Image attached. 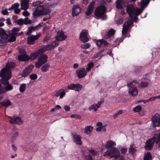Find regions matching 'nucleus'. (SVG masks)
<instances>
[{"instance_id": "15", "label": "nucleus", "mask_w": 160, "mask_h": 160, "mask_svg": "<svg viewBox=\"0 0 160 160\" xmlns=\"http://www.w3.org/2000/svg\"><path fill=\"white\" fill-rule=\"evenodd\" d=\"M59 44V42L56 41L52 42L49 44H48L45 46L47 50H50L53 49L56 47H57Z\"/></svg>"}, {"instance_id": "42", "label": "nucleus", "mask_w": 160, "mask_h": 160, "mask_svg": "<svg viewBox=\"0 0 160 160\" xmlns=\"http://www.w3.org/2000/svg\"><path fill=\"white\" fill-rule=\"evenodd\" d=\"M41 12L39 11L38 10L36 9L33 13V15L34 17H38L40 15H42Z\"/></svg>"}, {"instance_id": "10", "label": "nucleus", "mask_w": 160, "mask_h": 160, "mask_svg": "<svg viewBox=\"0 0 160 160\" xmlns=\"http://www.w3.org/2000/svg\"><path fill=\"white\" fill-rule=\"evenodd\" d=\"M72 135L74 142L76 144L80 145L82 144V137L80 135L77 134L75 133H72Z\"/></svg>"}, {"instance_id": "46", "label": "nucleus", "mask_w": 160, "mask_h": 160, "mask_svg": "<svg viewBox=\"0 0 160 160\" xmlns=\"http://www.w3.org/2000/svg\"><path fill=\"white\" fill-rule=\"evenodd\" d=\"M142 10L141 9L137 8L136 9L135 8V10L134 11L133 14L136 16H137L141 13Z\"/></svg>"}, {"instance_id": "22", "label": "nucleus", "mask_w": 160, "mask_h": 160, "mask_svg": "<svg viewBox=\"0 0 160 160\" xmlns=\"http://www.w3.org/2000/svg\"><path fill=\"white\" fill-rule=\"evenodd\" d=\"M108 44V43L104 39L98 40L96 42L98 48L105 47Z\"/></svg>"}, {"instance_id": "2", "label": "nucleus", "mask_w": 160, "mask_h": 160, "mask_svg": "<svg viewBox=\"0 0 160 160\" xmlns=\"http://www.w3.org/2000/svg\"><path fill=\"white\" fill-rule=\"evenodd\" d=\"M106 8L104 5H101L97 7L94 11V15L98 17H101L104 19L107 18V16L105 14L106 12Z\"/></svg>"}, {"instance_id": "32", "label": "nucleus", "mask_w": 160, "mask_h": 160, "mask_svg": "<svg viewBox=\"0 0 160 160\" xmlns=\"http://www.w3.org/2000/svg\"><path fill=\"white\" fill-rule=\"evenodd\" d=\"M93 129V128L92 126H88L84 129V133L87 134H89L92 131Z\"/></svg>"}, {"instance_id": "64", "label": "nucleus", "mask_w": 160, "mask_h": 160, "mask_svg": "<svg viewBox=\"0 0 160 160\" xmlns=\"http://www.w3.org/2000/svg\"><path fill=\"white\" fill-rule=\"evenodd\" d=\"M123 21V19L122 18H120L117 21V23L118 24L120 25L121 24Z\"/></svg>"}, {"instance_id": "58", "label": "nucleus", "mask_w": 160, "mask_h": 160, "mask_svg": "<svg viewBox=\"0 0 160 160\" xmlns=\"http://www.w3.org/2000/svg\"><path fill=\"white\" fill-rule=\"evenodd\" d=\"M123 39L121 38H117L114 41V42L115 43H118V45H119L120 42H122Z\"/></svg>"}, {"instance_id": "45", "label": "nucleus", "mask_w": 160, "mask_h": 160, "mask_svg": "<svg viewBox=\"0 0 160 160\" xmlns=\"http://www.w3.org/2000/svg\"><path fill=\"white\" fill-rule=\"evenodd\" d=\"M26 85L25 83L22 84L19 88V91L21 92H23L26 90Z\"/></svg>"}, {"instance_id": "43", "label": "nucleus", "mask_w": 160, "mask_h": 160, "mask_svg": "<svg viewBox=\"0 0 160 160\" xmlns=\"http://www.w3.org/2000/svg\"><path fill=\"white\" fill-rule=\"evenodd\" d=\"M15 22L17 23L20 26H22L23 24V18H19L15 21Z\"/></svg>"}, {"instance_id": "50", "label": "nucleus", "mask_w": 160, "mask_h": 160, "mask_svg": "<svg viewBox=\"0 0 160 160\" xmlns=\"http://www.w3.org/2000/svg\"><path fill=\"white\" fill-rule=\"evenodd\" d=\"M148 86V82H141L140 84V86L142 88H145L147 87Z\"/></svg>"}, {"instance_id": "34", "label": "nucleus", "mask_w": 160, "mask_h": 160, "mask_svg": "<svg viewBox=\"0 0 160 160\" xmlns=\"http://www.w3.org/2000/svg\"><path fill=\"white\" fill-rule=\"evenodd\" d=\"M9 37H10L8 40V41L9 42H12L16 40V37L15 35L13 34V33H10Z\"/></svg>"}, {"instance_id": "12", "label": "nucleus", "mask_w": 160, "mask_h": 160, "mask_svg": "<svg viewBox=\"0 0 160 160\" xmlns=\"http://www.w3.org/2000/svg\"><path fill=\"white\" fill-rule=\"evenodd\" d=\"M76 73L77 76L80 79L84 77L87 74L85 69L83 68H80L79 70H77Z\"/></svg>"}, {"instance_id": "30", "label": "nucleus", "mask_w": 160, "mask_h": 160, "mask_svg": "<svg viewBox=\"0 0 160 160\" xmlns=\"http://www.w3.org/2000/svg\"><path fill=\"white\" fill-rule=\"evenodd\" d=\"M105 50V49L101 50L98 53L94 55V58H95L101 56L100 58H101L102 57L105 55V53L103 54Z\"/></svg>"}, {"instance_id": "26", "label": "nucleus", "mask_w": 160, "mask_h": 160, "mask_svg": "<svg viewBox=\"0 0 160 160\" xmlns=\"http://www.w3.org/2000/svg\"><path fill=\"white\" fill-rule=\"evenodd\" d=\"M115 31L113 29H110L108 32L107 34L105 36V38L108 39L110 38L113 36L115 33Z\"/></svg>"}, {"instance_id": "54", "label": "nucleus", "mask_w": 160, "mask_h": 160, "mask_svg": "<svg viewBox=\"0 0 160 160\" xmlns=\"http://www.w3.org/2000/svg\"><path fill=\"white\" fill-rule=\"evenodd\" d=\"M66 95V92L63 89H61L60 94V98H62Z\"/></svg>"}, {"instance_id": "3", "label": "nucleus", "mask_w": 160, "mask_h": 160, "mask_svg": "<svg viewBox=\"0 0 160 160\" xmlns=\"http://www.w3.org/2000/svg\"><path fill=\"white\" fill-rule=\"evenodd\" d=\"M120 152L119 150L116 147L111 148L105 152L103 155L104 157L109 156L111 158H117L120 155Z\"/></svg>"}, {"instance_id": "52", "label": "nucleus", "mask_w": 160, "mask_h": 160, "mask_svg": "<svg viewBox=\"0 0 160 160\" xmlns=\"http://www.w3.org/2000/svg\"><path fill=\"white\" fill-rule=\"evenodd\" d=\"M123 113V111L122 110H120L117 113H115L113 116V118L114 119L116 118L120 114Z\"/></svg>"}, {"instance_id": "51", "label": "nucleus", "mask_w": 160, "mask_h": 160, "mask_svg": "<svg viewBox=\"0 0 160 160\" xmlns=\"http://www.w3.org/2000/svg\"><path fill=\"white\" fill-rule=\"evenodd\" d=\"M142 69V67L140 66H136L134 69V72L136 73H139Z\"/></svg>"}, {"instance_id": "37", "label": "nucleus", "mask_w": 160, "mask_h": 160, "mask_svg": "<svg viewBox=\"0 0 160 160\" xmlns=\"http://www.w3.org/2000/svg\"><path fill=\"white\" fill-rule=\"evenodd\" d=\"M129 25H126L125 23L123 25V29L122 31V34L124 35L126 33L129 29Z\"/></svg>"}, {"instance_id": "36", "label": "nucleus", "mask_w": 160, "mask_h": 160, "mask_svg": "<svg viewBox=\"0 0 160 160\" xmlns=\"http://www.w3.org/2000/svg\"><path fill=\"white\" fill-rule=\"evenodd\" d=\"M50 67V65L49 64H45L41 68V70L43 72H46L48 70Z\"/></svg>"}, {"instance_id": "62", "label": "nucleus", "mask_w": 160, "mask_h": 160, "mask_svg": "<svg viewBox=\"0 0 160 160\" xmlns=\"http://www.w3.org/2000/svg\"><path fill=\"white\" fill-rule=\"evenodd\" d=\"M42 3L41 2L39 1H37L32 3V6L34 7H36Z\"/></svg>"}, {"instance_id": "38", "label": "nucleus", "mask_w": 160, "mask_h": 160, "mask_svg": "<svg viewBox=\"0 0 160 160\" xmlns=\"http://www.w3.org/2000/svg\"><path fill=\"white\" fill-rule=\"evenodd\" d=\"M20 5L19 3H14L13 4H12L11 7L9 8L8 9V10L10 11V10H14L15 9H17V8H18L19 7Z\"/></svg>"}, {"instance_id": "5", "label": "nucleus", "mask_w": 160, "mask_h": 160, "mask_svg": "<svg viewBox=\"0 0 160 160\" xmlns=\"http://www.w3.org/2000/svg\"><path fill=\"white\" fill-rule=\"evenodd\" d=\"M88 32L87 30L82 29L80 34L79 39L83 42H88L89 40V38L88 37Z\"/></svg>"}, {"instance_id": "21", "label": "nucleus", "mask_w": 160, "mask_h": 160, "mask_svg": "<svg viewBox=\"0 0 160 160\" xmlns=\"http://www.w3.org/2000/svg\"><path fill=\"white\" fill-rule=\"evenodd\" d=\"M0 35L1 38L5 40H7L9 37L8 35L6 33L5 30L2 28H0Z\"/></svg>"}, {"instance_id": "8", "label": "nucleus", "mask_w": 160, "mask_h": 160, "mask_svg": "<svg viewBox=\"0 0 160 160\" xmlns=\"http://www.w3.org/2000/svg\"><path fill=\"white\" fill-rule=\"evenodd\" d=\"M9 118L10 119L9 122L12 124L21 125L23 123L22 120L19 117H17L15 118H13L9 116Z\"/></svg>"}, {"instance_id": "17", "label": "nucleus", "mask_w": 160, "mask_h": 160, "mask_svg": "<svg viewBox=\"0 0 160 160\" xmlns=\"http://www.w3.org/2000/svg\"><path fill=\"white\" fill-rule=\"evenodd\" d=\"M67 36L64 35L63 31H61L58 33V34L56 36V41H61L65 40L67 38Z\"/></svg>"}, {"instance_id": "28", "label": "nucleus", "mask_w": 160, "mask_h": 160, "mask_svg": "<svg viewBox=\"0 0 160 160\" xmlns=\"http://www.w3.org/2000/svg\"><path fill=\"white\" fill-rule=\"evenodd\" d=\"M152 140L155 141L156 144H158L160 142V133H156L152 138Z\"/></svg>"}, {"instance_id": "11", "label": "nucleus", "mask_w": 160, "mask_h": 160, "mask_svg": "<svg viewBox=\"0 0 160 160\" xmlns=\"http://www.w3.org/2000/svg\"><path fill=\"white\" fill-rule=\"evenodd\" d=\"M81 8L78 5H74L72 8V15L74 17L78 15L81 12Z\"/></svg>"}, {"instance_id": "20", "label": "nucleus", "mask_w": 160, "mask_h": 160, "mask_svg": "<svg viewBox=\"0 0 160 160\" xmlns=\"http://www.w3.org/2000/svg\"><path fill=\"white\" fill-rule=\"evenodd\" d=\"M48 58V56L46 54H44L38 57V61L41 62L43 65L47 62Z\"/></svg>"}, {"instance_id": "41", "label": "nucleus", "mask_w": 160, "mask_h": 160, "mask_svg": "<svg viewBox=\"0 0 160 160\" xmlns=\"http://www.w3.org/2000/svg\"><path fill=\"white\" fill-rule=\"evenodd\" d=\"M51 12V10L48 8H44L42 13V15H46L49 13Z\"/></svg>"}, {"instance_id": "59", "label": "nucleus", "mask_w": 160, "mask_h": 160, "mask_svg": "<svg viewBox=\"0 0 160 160\" xmlns=\"http://www.w3.org/2000/svg\"><path fill=\"white\" fill-rule=\"evenodd\" d=\"M43 65L41 62H36L35 63V67L37 68H39Z\"/></svg>"}, {"instance_id": "6", "label": "nucleus", "mask_w": 160, "mask_h": 160, "mask_svg": "<svg viewBox=\"0 0 160 160\" xmlns=\"http://www.w3.org/2000/svg\"><path fill=\"white\" fill-rule=\"evenodd\" d=\"M34 67V65H30L27 67L22 71L21 74L22 77H27L31 72Z\"/></svg>"}, {"instance_id": "9", "label": "nucleus", "mask_w": 160, "mask_h": 160, "mask_svg": "<svg viewBox=\"0 0 160 160\" xmlns=\"http://www.w3.org/2000/svg\"><path fill=\"white\" fill-rule=\"evenodd\" d=\"M155 143V141H153L151 138L149 139L146 142L144 146L145 148L147 150H151L152 148Z\"/></svg>"}, {"instance_id": "14", "label": "nucleus", "mask_w": 160, "mask_h": 160, "mask_svg": "<svg viewBox=\"0 0 160 160\" xmlns=\"http://www.w3.org/2000/svg\"><path fill=\"white\" fill-rule=\"evenodd\" d=\"M127 12L129 15L130 18H132L133 17V14L135 10V8L133 5H128L127 7Z\"/></svg>"}, {"instance_id": "55", "label": "nucleus", "mask_w": 160, "mask_h": 160, "mask_svg": "<svg viewBox=\"0 0 160 160\" xmlns=\"http://www.w3.org/2000/svg\"><path fill=\"white\" fill-rule=\"evenodd\" d=\"M129 151L130 153L133 154L135 152L136 150L132 146H131L129 148Z\"/></svg>"}, {"instance_id": "57", "label": "nucleus", "mask_w": 160, "mask_h": 160, "mask_svg": "<svg viewBox=\"0 0 160 160\" xmlns=\"http://www.w3.org/2000/svg\"><path fill=\"white\" fill-rule=\"evenodd\" d=\"M20 28H13L12 30L11 33H17V32H18L20 30Z\"/></svg>"}, {"instance_id": "19", "label": "nucleus", "mask_w": 160, "mask_h": 160, "mask_svg": "<svg viewBox=\"0 0 160 160\" xmlns=\"http://www.w3.org/2000/svg\"><path fill=\"white\" fill-rule=\"evenodd\" d=\"M30 0H21V9L22 10H26L29 7V2Z\"/></svg>"}, {"instance_id": "31", "label": "nucleus", "mask_w": 160, "mask_h": 160, "mask_svg": "<svg viewBox=\"0 0 160 160\" xmlns=\"http://www.w3.org/2000/svg\"><path fill=\"white\" fill-rule=\"evenodd\" d=\"M123 0H117L116 2V7L118 9H122L123 4Z\"/></svg>"}, {"instance_id": "47", "label": "nucleus", "mask_w": 160, "mask_h": 160, "mask_svg": "<svg viewBox=\"0 0 160 160\" xmlns=\"http://www.w3.org/2000/svg\"><path fill=\"white\" fill-rule=\"evenodd\" d=\"M91 46L90 44L89 43H85L82 44L81 45V47L84 49H87L89 48Z\"/></svg>"}, {"instance_id": "61", "label": "nucleus", "mask_w": 160, "mask_h": 160, "mask_svg": "<svg viewBox=\"0 0 160 160\" xmlns=\"http://www.w3.org/2000/svg\"><path fill=\"white\" fill-rule=\"evenodd\" d=\"M44 8V7L42 5H39L38 6L36 9L38 10L39 11H40L42 12Z\"/></svg>"}, {"instance_id": "13", "label": "nucleus", "mask_w": 160, "mask_h": 160, "mask_svg": "<svg viewBox=\"0 0 160 160\" xmlns=\"http://www.w3.org/2000/svg\"><path fill=\"white\" fill-rule=\"evenodd\" d=\"M40 36V35L39 34H38L36 35H31L27 39V41L28 43L30 45L33 44L35 40L38 39Z\"/></svg>"}, {"instance_id": "49", "label": "nucleus", "mask_w": 160, "mask_h": 160, "mask_svg": "<svg viewBox=\"0 0 160 160\" xmlns=\"http://www.w3.org/2000/svg\"><path fill=\"white\" fill-rule=\"evenodd\" d=\"M142 108L140 105H138L134 108L133 111L134 112H138L142 110Z\"/></svg>"}, {"instance_id": "33", "label": "nucleus", "mask_w": 160, "mask_h": 160, "mask_svg": "<svg viewBox=\"0 0 160 160\" xmlns=\"http://www.w3.org/2000/svg\"><path fill=\"white\" fill-rule=\"evenodd\" d=\"M150 0H141V7L142 8H144L146 7L149 4Z\"/></svg>"}, {"instance_id": "24", "label": "nucleus", "mask_w": 160, "mask_h": 160, "mask_svg": "<svg viewBox=\"0 0 160 160\" xmlns=\"http://www.w3.org/2000/svg\"><path fill=\"white\" fill-rule=\"evenodd\" d=\"M116 146L115 142L111 140H109L107 141L105 145V148L108 150L110 148H112V147Z\"/></svg>"}, {"instance_id": "44", "label": "nucleus", "mask_w": 160, "mask_h": 160, "mask_svg": "<svg viewBox=\"0 0 160 160\" xmlns=\"http://www.w3.org/2000/svg\"><path fill=\"white\" fill-rule=\"evenodd\" d=\"M32 23V21L27 17L23 19V24L26 25L30 24Z\"/></svg>"}, {"instance_id": "48", "label": "nucleus", "mask_w": 160, "mask_h": 160, "mask_svg": "<svg viewBox=\"0 0 160 160\" xmlns=\"http://www.w3.org/2000/svg\"><path fill=\"white\" fill-rule=\"evenodd\" d=\"M93 66L94 63L92 62L89 63L88 64V67L86 69L87 72H89Z\"/></svg>"}, {"instance_id": "39", "label": "nucleus", "mask_w": 160, "mask_h": 160, "mask_svg": "<svg viewBox=\"0 0 160 160\" xmlns=\"http://www.w3.org/2000/svg\"><path fill=\"white\" fill-rule=\"evenodd\" d=\"M82 86L80 84H75L73 90L76 91H79L82 88Z\"/></svg>"}, {"instance_id": "18", "label": "nucleus", "mask_w": 160, "mask_h": 160, "mask_svg": "<svg viewBox=\"0 0 160 160\" xmlns=\"http://www.w3.org/2000/svg\"><path fill=\"white\" fill-rule=\"evenodd\" d=\"M103 102V101L101 100L98 103L93 104L89 108V110H93L94 112L97 111L98 109L100 108L101 104Z\"/></svg>"}, {"instance_id": "25", "label": "nucleus", "mask_w": 160, "mask_h": 160, "mask_svg": "<svg viewBox=\"0 0 160 160\" xmlns=\"http://www.w3.org/2000/svg\"><path fill=\"white\" fill-rule=\"evenodd\" d=\"M128 92L132 96H136L138 93L137 88L134 86L130 88Z\"/></svg>"}, {"instance_id": "56", "label": "nucleus", "mask_w": 160, "mask_h": 160, "mask_svg": "<svg viewBox=\"0 0 160 160\" xmlns=\"http://www.w3.org/2000/svg\"><path fill=\"white\" fill-rule=\"evenodd\" d=\"M18 136V132H16L13 133L12 137L11 139L12 140H14L17 138Z\"/></svg>"}, {"instance_id": "7", "label": "nucleus", "mask_w": 160, "mask_h": 160, "mask_svg": "<svg viewBox=\"0 0 160 160\" xmlns=\"http://www.w3.org/2000/svg\"><path fill=\"white\" fill-rule=\"evenodd\" d=\"M152 122L155 127H160V114H156L152 118Z\"/></svg>"}, {"instance_id": "29", "label": "nucleus", "mask_w": 160, "mask_h": 160, "mask_svg": "<svg viewBox=\"0 0 160 160\" xmlns=\"http://www.w3.org/2000/svg\"><path fill=\"white\" fill-rule=\"evenodd\" d=\"M39 56V55L37 51L32 52L30 54V56H29V60L31 61L35 60Z\"/></svg>"}, {"instance_id": "23", "label": "nucleus", "mask_w": 160, "mask_h": 160, "mask_svg": "<svg viewBox=\"0 0 160 160\" xmlns=\"http://www.w3.org/2000/svg\"><path fill=\"white\" fill-rule=\"evenodd\" d=\"M29 56L26 54H21L18 55V59L20 61H28L29 60Z\"/></svg>"}, {"instance_id": "35", "label": "nucleus", "mask_w": 160, "mask_h": 160, "mask_svg": "<svg viewBox=\"0 0 160 160\" xmlns=\"http://www.w3.org/2000/svg\"><path fill=\"white\" fill-rule=\"evenodd\" d=\"M152 155L150 152H147L143 158V160H152Z\"/></svg>"}, {"instance_id": "16", "label": "nucleus", "mask_w": 160, "mask_h": 160, "mask_svg": "<svg viewBox=\"0 0 160 160\" xmlns=\"http://www.w3.org/2000/svg\"><path fill=\"white\" fill-rule=\"evenodd\" d=\"M95 3V2L93 1L90 4L85 12V14L87 16H90L93 12V7Z\"/></svg>"}, {"instance_id": "1", "label": "nucleus", "mask_w": 160, "mask_h": 160, "mask_svg": "<svg viewBox=\"0 0 160 160\" xmlns=\"http://www.w3.org/2000/svg\"><path fill=\"white\" fill-rule=\"evenodd\" d=\"M16 64L15 62H8L5 68L1 70L0 72V76L3 77V76H7V79L11 78L12 76L11 69L15 68Z\"/></svg>"}, {"instance_id": "40", "label": "nucleus", "mask_w": 160, "mask_h": 160, "mask_svg": "<svg viewBox=\"0 0 160 160\" xmlns=\"http://www.w3.org/2000/svg\"><path fill=\"white\" fill-rule=\"evenodd\" d=\"M47 50V48L45 45L43 46L42 48L39 49L37 52L39 55L40 54L43 53Z\"/></svg>"}, {"instance_id": "53", "label": "nucleus", "mask_w": 160, "mask_h": 160, "mask_svg": "<svg viewBox=\"0 0 160 160\" xmlns=\"http://www.w3.org/2000/svg\"><path fill=\"white\" fill-rule=\"evenodd\" d=\"M30 78L32 80H35L38 78V76L36 74H32L30 75Z\"/></svg>"}, {"instance_id": "4", "label": "nucleus", "mask_w": 160, "mask_h": 160, "mask_svg": "<svg viewBox=\"0 0 160 160\" xmlns=\"http://www.w3.org/2000/svg\"><path fill=\"white\" fill-rule=\"evenodd\" d=\"M7 76H3V77L0 76L1 78L0 79V82L2 84L6 85L5 87L6 90L7 91H9L12 90L13 89V86L9 83V80L10 78H6Z\"/></svg>"}, {"instance_id": "63", "label": "nucleus", "mask_w": 160, "mask_h": 160, "mask_svg": "<svg viewBox=\"0 0 160 160\" xmlns=\"http://www.w3.org/2000/svg\"><path fill=\"white\" fill-rule=\"evenodd\" d=\"M85 160H92V157L90 154H88L85 156Z\"/></svg>"}, {"instance_id": "60", "label": "nucleus", "mask_w": 160, "mask_h": 160, "mask_svg": "<svg viewBox=\"0 0 160 160\" xmlns=\"http://www.w3.org/2000/svg\"><path fill=\"white\" fill-rule=\"evenodd\" d=\"M70 117L72 118H81V116L80 115L77 114H72L71 115Z\"/></svg>"}, {"instance_id": "27", "label": "nucleus", "mask_w": 160, "mask_h": 160, "mask_svg": "<svg viewBox=\"0 0 160 160\" xmlns=\"http://www.w3.org/2000/svg\"><path fill=\"white\" fill-rule=\"evenodd\" d=\"M0 104L2 107H5L7 108L11 105L12 103L9 100L7 99L4 101L0 102Z\"/></svg>"}]
</instances>
